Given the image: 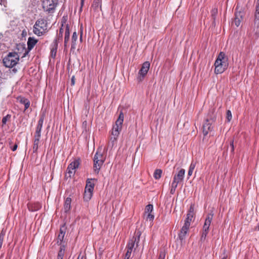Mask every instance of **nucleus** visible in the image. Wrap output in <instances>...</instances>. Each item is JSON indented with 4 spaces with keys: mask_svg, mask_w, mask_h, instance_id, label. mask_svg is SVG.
I'll list each match as a JSON object with an SVG mask.
<instances>
[{
    "mask_svg": "<svg viewBox=\"0 0 259 259\" xmlns=\"http://www.w3.org/2000/svg\"><path fill=\"white\" fill-rule=\"evenodd\" d=\"M227 255H224L223 257H222L221 259H227Z\"/></svg>",
    "mask_w": 259,
    "mask_h": 259,
    "instance_id": "obj_56",
    "label": "nucleus"
},
{
    "mask_svg": "<svg viewBox=\"0 0 259 259\" xmlns=\"http://www.w3.org/2000/svg\"><path fill=\"white\" fill-rule=\"evenodd\" d=\"M153 210V206L152 204H148L146 206L145 213V214L152 213Z\"/></svg>",
    "mask_w": 259,
    "mask_h": 259,
    "instance_id": "obj_28",
    "label": "nucleus"
},
{
    "mask_svg": "<svg viewBox=\"0 0 259 259\" xmlns=\"http://www.w3.org/2000/svg\"><path fill=\"white\" fill-rule=\"evenodd\" d=\"M254 26L259 27V0H257L254 14Z\"/></svg>",
    "mask_w": 259,
    "mask_h": 259,
    "instance_id": "obj_13",
    "label": "nucleus"
},
{
    "mask_svg": "<svg viewBox=\"0 0 259 259\" xmlns=\"http://www.w3.org/2000/svg\"><path fill=\"white\" fill-rule=\"evenodd\" d=\"M11 115L7 114L6 116L4 117L2 119L3 125L6 124L7 121L11 118Z\"/></svg>",
    "mask_w": 259,
    "mask_h": 259,
    "instance_id": "obj_33",
    "label": "nucleus"
},
{
    "mask_svg": "<svg viewBox=\"0 0 259 259\" xmlns=\"http://www.w3.org/2000/svg\"><path fill=\"white\" fill-rule=\"evenodd\" d=\"M52 47H54V50H55V55L56 54V52H57V47H58V40H57V39H55L53 44H52Z\"/></svg>",
    "mask_w": 259,
    "mask_h": 259,
    "instance_id": "obj_38",
    "label": "nucleus"
},
{
    "mask_svg": "<svg viewBox=\"0 0 259 259\" xmlns=\"http://www.w3.org/2000/svg\"><path fill=\"white\" fill-rule=\"evenodd\" d=\"M141 235V232L139 230H136L134 236L128 242L126 246V249L130 250V251H133L134 248L136 249V248H135V244L136 247H137L139 245Z\"/></svg>",
    "mask_w": 259,
    "mask_h": 259,
    "instance_id": "obj_5",
    "label": "nucleus"
},
{
    "mask_svg": "<svg viewBox=\"0 0 259 259\" xmlns=\"http://www.w3.org/2000/svg\"><path fill=\"white\" fill-rule=\"evenodd\" d=\"M226 118L228 122H230L232 119V113L231 111L229 110L227 111Z\"/></svg>",
    "mask_w": 259,
    "mask_h": 259,
    "instance_id": "obj_36",
    "label": "nucleus"
},
{
    "mask_svg": "<svg viewBox=\"0 0 259 259\" xmlns=\"http://www.w3.org/2000/svg\"><path fill=\"white\" fill-rule=\"evenodd\" d=\"M154 216L153 214H152L151 213H147V216H146V219L147 220H149V221H153V220L154 219Z\"/></svg>",
    "mask_w": 259,
    "mask_h": 259,
    "instance_id": "obj_39",
    "label": "nucleus"
},
{
    "mask_svg": "<svg viewBox=\"0 0 259 259\" xmlns=\"http://www.w3.org/2000/svg\"><path fill=\"white\" fill-rule=\"evenodd\" d=\"M64 30H65V27H63V26L62 25V27L60 28L59 32V34H58V39L59 40L60 38H62V37H63V33L64 32Z\"/></svg>",
    "mask_w": 259,
    "mask_h": 259,
    "instance_id": "obj_32",
    "label": "nucleus"
},
{
    "mask_svg": "<svg viewBox=\"0 0 259 259\" xmlns=\"http://www.w3.org/2000/svg\"><path fill=\"white\" fill-rule=\"evenodd\" d=\"M78 259H79V257L78 258ZM80 259H84L83 257H81V258Z\"/></svg>",
    "mask_w": 259,
    "mask_h": 259,
    "instance_id": "obj_59",
    "label": "nucleus"
},
{
    "mask_svg": "<svg viewBox=\"0 0 259 259\" xmlns=\"http://www.w3.org/2000/svg\"><path fill=\"white\" fill-rule=\"evenodd\" d=\"M57 4V1L55 0H43L42 7L47 11L51 12L54 10Z\"/></svg>",
    "mask_w": 259,
    "mask_h": 259,
    "instance_id": "obj_7",
    "label": "nucleus"
},
{
    "mask_svg": "<svg viewBox=\"0 0 259 259\" xmlns=\"http://www.w3.org/2000/svg\"><path fill=\"white\" fill-rule=\"evenodd\" d=\"M187 232L188 231L183 229L182 228L181 229L180 233L179 234V238L181 241L185 239Z\"/></svg>",
    "mask_w": 259,
    "mask_h": 259,
    "instance_id": "obj_25",
    "label": "nucleus"
},
{
    "mask_svg": "<svg viewBox=\"0 0 259 259\" xmlns=\"http://www.w3.org/2000/svg\"><path fill=\"white\" fill-rule=\"evenodd\" d=\"M193 171H192V170H191L189 169V170H188V175L189 176H191L192 175V173H193Z\"/></svg>",
    "mask_w": 259,
    "mask_h": 259,
    "instance_id": "obj_52",
    "label": "nucleus"
},
{
    "mask_svg": "<svg viewBox=\"0 0 259 259\" xmlns=\"http://www.w3.org/2000/svg\"><path fill=\"white\" fill-rule=\"evenodd\" d=\"M217 12H218V10L217 9H213L212 10L211 15H212V16L213 17V19H214V17L217 14Z\"/></svg>",
    "mask_w": 259,
    "mask_h": 259,
    "instance_id": "obj_48",
    "label": "nucleus"
},
{
    "mask_svg": "<svg viewBox=\"0 0 259 259\" xmlns=\"http://www.w3.org/2000/svg\"><path fill=\"white\" fill-rule=\"evenodd\" d=\"M80 40H81V39H82V36H81V35L80 36Z\"/></svg>",
    "mask_w": 259,
    "mask_h": 259,
    "instance_id": "obj_58",
    "label": "nucleus"
},
{
    "mask_svg": "<svg viewBox=\"0 0 259 259\" xmlns=\"http://www.w3.org/2000/svg\"><path fill=\"white\" fill-rule=\"evenodd\" d=\"M17 145H14V147H13V148L12 149V151H15L17 149Z\"/></svg>",
    "mask_w": 259,
    "mask_h": 259,
    "instance_id": "obj_53",
    "label": "nucleus"
},
{
    "mask_svg": "<svg viewBox=\"0 0 259 259\" xmlns=\"http://www.w3.org/2000/svg\"><path fill=\"white\" fill-rule=\"evenodd\" d=\"M20 102L22 104H23L25 106V110L27 109L29 106H30V102L27 99H22L20 100Z\"/></svg>",
    "mask_w": 259,
    "mask_h": 259,
    "instance_id": "obj_27",
    "label": "nucleus"
},
{
    "mask_svg": "<svg viewBox=\"0 0 259 259\" xmlns=\"http://www.w3.org/2000/svg\"><path fill=\"white\" fill-rule=\"evenodd\" d=\"M6 3H7V2L5 0H1V3H0L1 5H4V7H6Z\"/></svg>",
    "mask_w": 259,
    "mask_h": 259,
    "instance_id": "obj_51",
    "label": "nucleus"
},
{
    "mask_svg": "<svg viewBox=\"0 0 259 259\" xmlns=\"http://www.w3.org/2000/svg\"><path fill=\"white\" fill-rule=\"evenodd\" d=\"M93 159L101 160L102 161H105L106 159V156L104 155L102 151L101 148H99L97 149L94 156Z\"/></svg>",
    "mask_w": 259,
    "mask_h": 259,
    "instance_id": "obj_14",
    "label": "nucleus"
},
{
    "mask_svg": "<svg viewBox=\"0 0 259 259\" xmlns=\"http://www.w3.org/2000/svg\"><path fill=\"white\" fill-rule=\"evenodd\" d=\"M242 19H240L238 18H235L234 22L235 25L237 27L239 26V25L240 24V22L242 21Z\"/></svg>",
    "mask_w": 259,
    "mask_h": 259,
    "instance_id": "obj_41",
    "label": "nucleus"
},
{
    "mask_svg": "<svg viewBox=\"0 0 259 259\" xmlns=\"http://www.w3.org/2000/svg\"><path fill=\"white\" fill-rule=\"evenodd\" d=\"M38 40L35 39L33 37H29L27 41V51L26 50H25V53L23 57H25L26 55L28 53V52L31 50L36 44Z\"/></svg>",
    "mask_w": 259,
    "mask_h": 259,
    "instance_id": "obj_10",
    "label": "nucleus"
},
{
    "mask_svg": "<svg viewBox=\"0 0 259 259\" xmlns=\"http://www.w3.org/2000/svg\"><path fill=\"white\" fill-rule=\"evenodd\" d=\"M185 173V170L184 169H180L178 173L175 175L174 177V180L172 181V183L178 185V184L180 182H182L183 180Z\"/></svg>",
    "mask_w": 259,
    "mask_h": 259,
    "instance_id": "obj_12",
    "label": "nucleus"
},
{
    "mask_svg": "<svg viewBox=\"0 0 259 259\" xmlns=\"http://www.w3.org/2000/svg\"><path fill=\"white\" fill-rule=\"evenodd\" d=\"M20 56L16 52H11L3 59L4 65L8 68H12L19 60Z\"/></svg>",
    "mask_w": 259,
    "mask_h": 259,
    "instance_id": "obj_4",
    "label": "nucleus"
},
{
    "mask_svg": "<svg viewBox=\"0 0 259 259\" xmlns=\"http://www.w3.org/2000/svg\"><path fill=\"white\" fill-rule=\"evenodd\" d=\"M71 85H74V83H75V77L74 76H73L72 77H71Z\"/></svg>",
    "mask_w": 259,
    "mask_h": 259,
    "instance_id": "obj_50",
    "label": "nucleus"
},
{
    "mask_svg": "<svg viewBox=\"0 0 259 259\" xmlns=\"http://www.w3.org/2000/svg\"><path fill=\"white\" fill-rule=\"evenodd\" d=\"M39 142V141L34 140L33 146V152H36V151L38 149V148Z\"/></svg>",
    "mask_w": 259,
    "mask_h": 259,
    "instance_id": "obj_30",
    "label": "nucleus"
},
{
    "mask_svg": "<svg viewBox=\"0 0 259 259\" xmlns=\"http://www.w3.org/2000/svg\"><path fill=\"white\" fill-rule=\"evenodd\" d=\"M235 18H238L240 19L243 18V13L241 12H238L235 13Z\"/></svg>",
    "mask_w": 259,
    "mask_h": 259,
    "instance_id": "obj_44",
    "label": "nucleus"
},
{
    "mask_svg": "<svg viewBox=\"0 0 259 259\" xmlns=\"http://www.w3.org/2000/svg\"><path fill=\"white\" fill-rule=\"evenodd\" d=\"M71 199L70 197H67L65 201L64 205V210L65 212L67 213L69 211L71 208Z\"/></svg>",
    "mask_w": 259,
    "mask_h": 259,
    "instance_id": "obj_19",
    "label": "nucleus"
},
{
    "mask_svg": "<svg viewBox=\"0 0 259 259\" xmlns=\"http://www.w3.org/2000/svg\"><path fill=\"white\" fill-rule=\"evenodd\" d=\"M165 253L164 251H160L159 254L158 259H165Z\"/></svg>",
    "mask_w": 259,
    "mask_h": 259,
    "instance_id": "obj_45",
    "label": "nucleus"
},
{
    "mask_svg": "<svg viewBox=\"0 0 259 259\" xmlns=\"http://www.w3.org/2000/svg\"><path fill=\"white\" fill-rule=\"evenodd\" d=\"M93 180H92V179L88 180H87L86 186H85V188L84 190H88V191L89 190V191H92V192L93 191L95 184L92 182Z\"/></svg>",
    "mask_w": 259,
    "mask_h": 259,
    "instance_id": "obj_20",
    "label": "nucleus"
},
{
    "mask_svg": "<svg viewBox=\"0 0 259 259\" xmlns=\"http://www.w3.org/2000/svg\"><path fill=\"white\" fill-rule=\"evenodd\" d=\"M4 238V235L2 233H1L0 234V249L1 248L2 244H3Z\"/></svg>",
    "mask_w": 259,
    "mask_h": 259,
    "instance_id": "obj_46",
    "label": "nucleus"
},
{
    "mask_svg": "<svg viewBox=\"0 0 259 259\" xmlns=\"http://www.w3.org/2000/svg\"><path fill=\"white\" fill-rule=\"evenodd\" d=\"M80 164L79 159H75L73 161L70 163L67 167V172L69 175V177H71L72 175H73L75 172V169L77 168Z\"/></svg>",
    "mask_w": 259,
    "mask_h": 259,
    "instance_id": "obj_8",
    "label": "nucleus"
},
{
    "mask_svg": "<svg viewBox=\"0 0 259 259\" xmlns=\"http://www.w3.org/2000/svg\"><path fill=\"white\" fill-rule=\"evenodd\" d=\"M193 218V214L192 213L189 212L188 213L187 215V218L186 219V220L185 221V222L191 224V222L192 221V220Z\"/></svg>",
    "mask_w": 259,
    "mask_h": 259,
    "instance_id": "obj_29",
    "label": "nucleus"
},
{
    "mask_svg": "<svg viewBox=\"0 0 259 259\" xmlns=\"http://www.w3.org/2000/svg\"><path fill=\"white\" fill-rule=\"evenodd\" d=\"M150 68V63L149 62H145L139 70V76L137 77V79L139 81H141L145 75L147 74L149 69Z\"/></svg>",
    "mask_w": 259,
    "mask_h": 259,
    "instance_id": "obj_6",
    "label": "nucleus"
},
{
    "mask_svg": "<svg viewBox=\"0 0 259 259\" xmlns=\"http://www.w3.org/2000/svg\"><path fill=\"white\" fill-rule=\"evenodd\" d=\"M81 6H82L83 3V0H81Z\"/></svg>",
    "mask_w": 259,
    "mask_h": 259,
    "instance_id": "obj_57",
    "label": "nucleus"
},
{
    "mask_svg": "<svg viewBox=\"0 0 259 259\" xmlns=\"http://www.w3.org/2000/svg\"><path fill=\"white\" fill-rule=\"evenodd\" d=\"M94 165H93V169L94 171L98 174L103 165L104 161H102L101 160H94Z\"/></svg>",
    "mask_w": 259,
    "mask_h": 259,
    "instance_id": "obj_17",
    "label": "nucleus"
},
{
    "mask_svg": "<svg viewBox=\"0 0 259 259\" xmlns=\"http://www.w3.org/2000/svg\"><path fill=\"white\" fill-rule=\"evenodd\" d=\"M190 212L193 214V207L192 206H191V207H190V210H189V212Z\"/></svg>",
    "mask_w": 259,
    "mask_h": 259,
    "instance_id": "obj_54",
    "label": "nucleus"
},
{
    "mask_svg": "<svg viewBox=\"0 0 259 259\" xmlns=\"http://www.w3.org/2000/svg\"><path fill=\"white\" fill-rule=\"evenodd\" d=\"M47 21L44 19H39L35 22L33 28V33L37 36L45 34L48 31Z\"/></svg>",
    "mask_w": 259,
    "mask_h": 259,
    "instance_id": "obj_3",
    "label": "nucleus"
},
{
    "mask_svg": "<svg viewBox=\"0 0 259 259\" xmlns=\"http://www.w3.org/2000/svg\"><path fill=\"white\" fill-rule=\"evenodd\" d=\"M162 170L160 169H157L154 172V177L155 179L158 180L161 178Z\"/></svg>",
    "mask_w": 259,
    "mask_h": 259,
    "instance_id": "obj_26",
    "label": "nucleus"
},
{
    "mask_svg": "<svg viewBox=\"0 0 259 259\" xmlns=\"http://www.w3.org/2000/svg\"><path fill=\"white\" fill-rule=\"evenodd\" d=\"M93 195V192L84 190L83 199L85 201H88L90 200Z\"/></svg>",
    "mask_w": 259,
    "mask_h": 259,
    "instance_id": "obj_24",
    "label": "nucleus"
},
{
    "mask_svg": "<svg viewBox=\"0 0 259 259\" xmlns=\"http://www.w3.org/2000/svg\"><path fill=\"white\" fill-rule=\"evenodd\" d=\"M213 213L212 212L208 213L205 219L203 229L209 231V226L213 219Z\"/></svg>",
    "mask_w": 259,
    "mask_h": 259,
    "instance_id": "obj_15",
    "label": "nucleus"
},
{
    "mask_svg": "<svg viewBox=\"0 0 259 259\" xmlns=\"http://www.w3.org/2000/svg\"><path fill=\"white\" fill-rule=\"evenodd\" d=\"M208 230L203 229L202 233L201 234V239H200L201 241H203L205 239L206 237L208 234Z\"/></svg>",
    "mask_w": 259,
    "mask_h": 259,
    "instance_id": "obj_31",
    "label": "nucleus"
},
{
    "mask_svg": "<svg viewBox=\"0 0 259 259\" xmlns=\"http://www.w3.org/2000/svg\"><path fill=\"white\" fill-rule=\"evenodd\" d=\"M132 251H130V250L126 249V252L125 254L124 258H126V259H130Z\"/></svg>",
    "mask_w": 259,
    "mask_h": 259,
    "instance_id": "obj_40",
    "label": "nucleus"
},
{
    "mask_svg": "<svg viewBox=\"0 0 259 259\" xmlns=\"http://www.w3.org/2000/svg\"><path fill=\"white\" fill-rule=\"evenodd\" d=\"M228 59L225 54L221 52L217 57L214 62V72L215 74H221L223 73L228 67Z\"/></svg>",
    "mask_w": 259,
    "mask_h": 259,
    "instance_id": "obj_1",
    "label": "nucleus"
},
{
    "mask_svg": "<svg viewBox=\"0 0 259 259\" xmlns=\"http://www.w3.org/2000/svg\"><path fill=\"white\" fill-rule=\"evenodd\" d=\"M190 226V224L188 223V222H185L184 225H183V227L182 228L183 229H185L188 231L189 229V227Z\"/></svg>",
    "mask_w": 259,
    "mask_h": 259,
    "instance_id": "obj_42",
    "label": "nucleus"
},
{
    "mask_svg": "<svg viewBox=\"0 0 259 259\" xmlns=\"http://www.w3.org/2000/svg\"><path fill=\"white\" fill-rule=\"evenodd\" d=\"M66 232V228L64 226H62L60 228V232L57 238V244L60 245H65L64 243L63 242L64 237Z\"/></svg>",
    "mask_w": 259,
    "mask_h": 259,
    "instance_id": "obj_11",
    "label": "nucleus"
},
{
    "mask_svg": "<svg viewBox=\"0 0 259 259\" xmlns=\"http://www.w3.org/2000/svg\"><path fill=\"white\" fill-rule=\"evenodd\" d=\"M93 6L95 8H98L101 7V2L100 0H95L93 2Z\"/></svg>",
    "mask_w": 259,
    "mask_h": 259,
    "instance_id": "obj_34",
    "label": "nucleus"
},
{
    "mask_svg": "<svg viewBox=\"0 0 259 259\" xmlns=\"http://www.w3.org/2000/svg\"><path fill=\"white\" fill-rule=\"evenodd\" d=\"M177 186H178V185L177 184L173 183L172 182L171 189H170V193L171 194H173L175 192V191H176V189Z\"/></svg>",
    "mask_w": 259,
    "mask_h": 259,
    "instance_id": "obj_35",
    "label": "nucleus"
},
{
    "mask_svg": "<svg viewBox=\"0 0 259 259\" xmlns=\"http://www.w3.org/2000/svg\"><path fill=\"white\" fill-rule=\"evenodd\" d=\"M213 120L212 119H206L203 125V134L204 136H206L208 133L212 131L213 127L211 126Z\"/></svg>",
    "mask_w": 259,
    "mask_h": 259,
    "instance_id": "obj_9",
    "label": "nucleus"
},
{
    "mask_svg": "<svg viewBox=\"0 0 259 259\" xmlns=\"http://www.w3.org/2000/svg\"><path fill=\"white\" fill-rule=\"evenodd\" d=\"M231 147V152H233L234 150V146L233 144V141H231L230 144Z\"/></svg>",
    "mask_w": 259,
    "mask_h": 259,
    "instance_id": "obj_49",
    "label": "nucleus"
},
{
    "mask_svg": "<svg viewBox=\"0 0 259 259\" xmlns=\"http://www.w3.org/2000/svg\"><path fill=\"white\" fill-rule=\"evenodd\" d=\"M51 53H52V55L54 53H55V50H54V47H52V48L51 49Z\"/></svg>",
    "mask_w": 259,
    "mask_h": 259,
    "instance_id": "obj_55",
    "label": "nucleus"
},
{
    "mask_svg": "<svg viewBox=\"0 0 259 259\" xmlns=\"http://www.w3.org/2000/svg\"><path fill=\"white\" fill-rule=\"evenodd\" d=\"M124 119V114L122 112H120L118 118L115 122V124L113 125L111 132V136L110 137V142L112 143V146L116 141L119 133L122 129V124Z\"/></svg>",
    "mask_w": 259,
    "mask_h": 259,
    "instance_id": "obj_2",
    "label": "nucleus"
},
{
    "mask_svg": "<svg viewBox=\"0 0 259 259\" xmlns=\"http://www.w3.org/2000/svg\"><path fill=\"white\" fill-rule=\"evenodd\" d=\"M196 166V163L194 162H192L190 166L189 169L193 171Z\"/></svg>",
    "mask_w": 259,
    "mask_h": 259,
    "instance_id": "obj_47",
    "label": "nucleus"
},
{
    "mask_svg": "<svg viewBox=\"0 0 259 259\" xmlns=\"http://www.w3.org/2000/svg\"><path fill=\"white\" fill-rule=\"evenodd\" d=\"M258 230H259V225L258 226Z\"/></svg>",
    "mask_w": 259,
    "mask_h": 259,
    "instance_id": "obj_60",
    "label": "nucleus"
},
{
    "mask_svg": "<svg viewBox=\"0 0 259 259\" xmlns=\"http://www.w3.org/2000/svg\"><path fill=\"white\" fill-rule=\"evenodd\" d=\"M41 137V132L35 131L34 134V140H37L39 141L40 138Z\"/></svg>",
    "mask_w": 259,
    "mask_h": 259,
    "instance_id": "obj_37",
    "label": "nucleus"
},
{
    "mask_svg": "<svg viewBox=\"0 0 259 259\" xmlns=\"http://www.w3.org/2000/svg\"><path fill=\"white\" fill-rule=\"evenodd\" d=\"M77 39V35L76 32H74L71 39V50H74L76 48V41Z\"/></svg>",
    "mask_w": 259,
    "mask_h": 259,
    "instance_id": "obj_21",
    "label": "nucleus"
},
{
    "mask_svg": "<svg viewBox=\"0 0 259 259\" xmlns=\"http://www.w3.org/2000/svg\"><path fill=\"white\" fill-rule=\"evenodd\" d=\"M65 34H64V48L67 49L68 47V41L70 38L69 27L68 25L65 26Z\"/></svg>",
    "mask_w": 259,
    "mask_h": 259,
    "instance_id": "obj_16",
    "label": "nucleus"
},
{
    "mask_svg": "<svg viewBox=\"0 0 259 259\" xmlns=\"http://www.w3.org/2000/svg\"><path fill=\"white\" fill-rule=\"evenodd\" d=\"M44 121V116H41L39 118V120L38 121V123H37V126L36 127V131L41 132V131L42 127Z\"/></svg>",
    "mask_w": 259,
    "mask_h": 259,
    "instance_id": "obj_23",
    "label": "nucleus"
},
{
    "mask_svg": "<svg viewBox=\"0 0 259 259\" xmlns=\"http://www.w3.org/2000/svg\"><path fill=\"white\" fill-rule=\"evenodd\" d=\"M41 207V204L39 202L29 203L28 204V208L31 211H35Z\"/></svg>",
    "mask_w": 259,
    "mask_h": 259,
    "instance_id": "obj_18",
    "label": "nucleus"
},
{
    "mask_svg": "<svg viewBox=\"0 0 259 259\" xmlns=\"http://www.w3.org/2000/svg\"><path fill=\"white\" fill-rule=\"evenodd\" d=\"M190 226V224L188 223V222H185L184 225H183V227L182 228L183 229H185L188 231L189 229V227Z\"/></svg>",
    "mask_w": 259,
    "mask_h": 259,
    "instance_id": "obj_43",
    "label": "nucleus"
},
{
    "mask_svg": "<svg viewBox=\"0 0 259 259\" xmlns=\"http://www.w3.org/2000/svg\"><path fill=\"white\" fill-rule=\"evenodd\" d=\"M65 247L64 245H61L60 247L56 259H63L64 255Z\"/></svg>",
    "mask_w": 259,
    "mask_h": 259,
    "instance_id": "obj_22",
    "label": "nucleus"
}]
</instances>
